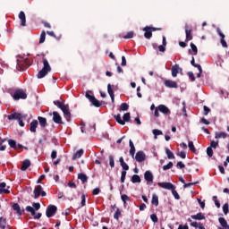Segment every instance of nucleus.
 <instances>
[{
	"label": "nucleus",
	"mask_w": 229,
	"mask_h": 229,
	"mask_svg": "<svg viewBox=\"0 0 229 229\" xmlns=\"http://www.w3.org/2000/svg\"><path fill=\"white\" fill-rule=\"evenodd\" d=\"M53 121L56 124H62V116L56 111L53 112Z\"/></svg>",
	"instance_id": "nucleus-15"
},
{
	"label": "nucleus",
	"mask_w": 229,
	"mask_h": 229,
	"mask_svg": "<svg viewBox=\"0 0 229 229\" xmlns=\"http://www.w3.org/2000/svg\"><path fill=\"white\" fill-rule=\"evenodd\" d=\"M152 132H153V135H154V139H158V135H164V133L162 132V131H160V130H157V129H154L153 131H152Z\"/></svg>",
	"instance_id": "nucleus-33"
},
{
	"label": "nucleus",
	"mask_w": 229,
	"mask_h": 229,
	"mask_svg": "<svg viewBox=\"0 0 229 229\" xmlns=\"http://www.w3.org/2000/svg\"><path fill=\"white\" fill-rule=\"evenodd\" d=\"M43 68L38 73V80H41V78H45V76H47L48 72H51V65H49V62H47V59L43 60Z\"/></svg>",
	"instance_id": "nucleus-2"
},
{
	"label": "nucleus",
	"mask_w": 229,
	"mask_h": 229,
	"mask_svg": "<svg viewBox=\"0 0 229 229\" xmlns=\"http://www.w3.org/2000/svg\"><path fill=\"white\" fill-rule=\"evenodd\" d=\"M44 42H46V32L45 31H43L40 35L39 44H44Z\"/></svg>",
	"instance_id": "nucleus-47"
},
{
	"label": "nucleus",
	"mask_w": 229,
	"mask_h": 229,
	"mask_svg": "<svg viewBox=\"0 0 229 229\" xmlns=\"http://www.w3.org/2000/svg\"><path fill=\"white\" fill-rule=\"evenodd\" d=\"M223 212H224V214H228V204H225L224 206H223Z\"/></svg>",
	"instance_id": "nucleus-62"
},
{
	"label": "nucleus",
	"mask_w": 229,
	"mask_h": 229,
	"mask_svg": "<svg viewBox=\"0 0 229 229\" xmlns=\"http://www.w3.org/2000/svg\"><path fill=\"white\" fill-rule=\"evenodd\" d=\"M26 210H27V212H30L31 216H34V219H40L42 217V214L41 213H38L36 215L35 209L31 206H27L26 207Z\"/></svg>",
	"instance_id": "nucleus-9"
},
{
	"label": "nucleus",
	"mask_w": 229,
	"mask_h": 229,
	"mask_svg": "<svg viewBox=\"0 0 229 229\" xmlns=\"http://www.w3.org/2000/svg\"><path fill=\"white\" fill-rule=\"evenodd\" d=\"M182 68L180 67L179 64H174L172 67V76L173 78H176V76H178V74L182 73Z\"/></svg>",
	"instance_id": "nucleus-10"
},
{
	"label": "nucleus",
	"mask_w": 229,
	"mask_h": 229,
	"mask_svg": "<svg viewBox=\"0 0 229 229\" xmlns=\"http://www.w3.org/2000/svg\"><path fill=\"white\" fill-rule=\"evenodd\" d=\"M7 119H9V121H13V119L21 121V119H22V114H21L20 113H13L12 114H9L7 116Z\"/></svg>",
	"instance_id": "nucleus-14"
},
{
	"label": "nucleus",
	"mask_w": 229,
	"mask_h": 229,
	"mask_svg": "<svg viewBox=\"0 0 229 229\" xmlns=\"http://www.w3.org/2000/svg\"><path fill=\"white\" fill-rule=\"evenodd\" d=\"M41 196H46V191H43L42 186L38 185L35 189H34V198L35 199H38Z\"/></svg>",
	"instance_id": "nucleus-6"
},
{
	"label": "nucleus",
	"mask_w": 229,
	"mask_h": 229,
	"mask_svg": "<svg viewBox=\"0 0 229 229\" xmlns=\"http://www.w3.org/2000/svg\"><path fill=\"white\" fill-rule=\"evenodd\" d=\"M226 137H228V134L226 132L216 131L215 133V139H226Z\"/></svg>",
	"instance_id": "nucleus-21"
},
{
	"label": "nucleus",
	"mask_w": 229,
	"mask_h": 229,
	"mask_svg": "<svg viewBox=\"0 0 229 229\" xmlns=\"http://www.w3.org/2000/svg\"><path fill=\"white\" fill-rule=\"evenodd\" d=\"M189 78H191V81H196V77H194V73L192 72H188Z\"/></svg>",
	"instance_id": "nucleus-58"
},
{
	"label": "nucleus",
	"mask_w": 229,
	"mask_h": 229,
	"mask_svg": "<svg viewBox=\"0 0 229 229\" xmlns=\"http://www.w3.org/2000/svg\"><path fill=\"white\" fill-rule=\"evenodd\" d=\"M152 205H155V207H158V196L157 194L152 195V200H151Z\"/></svg>",
	"instance_id": "nucleus-31"
},
{
	"label": "nucleus",
	"mask_w": 229,
	"mask_h": 229,
	"mask_svg": "<svg viewBox=\"0 0 229 229\" xmlns=\"http://www.w3.org/2000/svg\"><path fill=\"white\" fill-rule=\"evenodd\" d=\"M150 219H151V221H153V223H158V217L157 216L156 214H152L150 216Z\"/></svg>",
	"instance_id": "nucleus-53"
},
{
	"label": "nucleus",
	"mask_w": 229,
	"mask_h": 229,
	"mask_svg": "<svg viewBox=\"0 0 229 229\" xmlns=\"http://www.w3.org/2000/svg\"><path fill=\"white\" fill-rule=\"evenodd\" d=\"M160 109H158V106L155 108L154 115L155 117H160Z\"/></svg>",
	"instance_id": "nucleus-57"
},
{
	"label": "nucleus",
	"mask_w": 229,
	"mask_h": 229,
	"mask_svg": "<svg viewBox=\"0 0 229 229\" xmlns=\"http://www.w3.org/2000/svg\"><path fill=\"white\" fill-rule=\"evenodd\" d=\"M38 126V122L37 120H34L30 123V131L35 133L37 131V127Z\"/></svg>",
	"instance_id": "nucleus-24"
},
{
	"label": "nucleus",
	"mask_w": 229,
	"mask_h": 229,
	"mask_svg": "<svg viewBox=\"0 0 229 229\" xmlns=\"http://www.w3.org/2000/svg\"><path fill=\"white\" fill-rule=\"evenodd\" d=\"M182 113L184 117H187V109L185 108V102H182Z\"/></svg>",
	"instance_id": "nucleus-61"
},
{
	"label": "nucleus",
	"mask_w": 229,
	"mask_h": 229,
	"mask_svg": "<svg viewBox=\"0 0 229 229\" xmlns=\"http://www.w3.org/2000/svg\"><path fill=\"white\" fill-rule=\"evenodd\" d=\"M79 180L82 181V183H85L89 178L85 175V174H78Z\"/></svg>",
	"instance_id": "nucleus-38"
},
{
	"label": "nucleus",
	"mask_w": 229,
	"mask_h": 229,
	"mask_svg": "<svg viewBox=\"0 0 229 229\" xmlns=\"http://www.w3.org/2000/svg\"><path fill=\"white\" fill-rule=\"evenodd\" d=\"M123 38H133V31H129Z\"/></svg>",
	"instance_id": "nucleus-56"
},
{
	"label": "nucleus",
	"mask_w": 229,
	"mask_h": 229,
	"mask_svg": "<svg viewBox=\"0 0 229 229\" xmlns=\"http://www.w3.org/2000/svg\"><path fill=\"white\" fill-rule=\"evenodd\" d=\"M204 115H208V113L210 112V108L208 106H204Z\"/></svg>",
	"instance_id": "nucleus-60"
},
{
	"label": "nucleus",
	"mask_w": 229,
	"mask_h": 229,
	"mask_svg": "<svg viewBox=\"0 0 229 229\" xmlns=\"http://www.w3.org/2000/svg\"><path fill=\"white\" fill-rule=\"evenodd\" d=\"M19 19L20 21H21V26H26V14L24 13V12H20Z\"/></svg>",
	"instance_id": "nucleus-23"
},
{
	"label": "nucleus",
	"mask_w": 229,
	"mask_h": 229,
	"mask_svg": "<svg viewBox=\"0 0 229 229\" xmlns=\"http://www.w3.org/2000/svg\"><path fill=\"white\" fill-rule=\"evenodd\" d=\"M157 30H160V29H155V28H149V27L143 28V31H145V34H144L145 38H151V37H153L152 31H157Z\"/></svg>",
	"instance_id": "nucleus-7"
},
{
	"label": "nucleus",
	"mask_w": 229,
	"mask_h": 229,
	"mask_svg": "<svg viewBox=\"0 0 229 229\" xmlns=\"http://www.w3.org/2000/svg\"><path fill=\"white\" fill-rule=\"evenodd\" d=\"M125 180H126V171H123L122 172V175H121V182H122V183H124Z\"/></svg>",
	"instance_id": "nucleus-54"
},
{
	"label": "nucleus",
	"mask_w": 229,
	"mask_h": 229,
	"mask_svg": "<svg viewBox=\"0 0 229 229\" xmlns=\"http://www.w3.org/2000/svg\"><path fill=\"white\" fill-rule=\"evenodd\" d=\"M14 101H19V99H26L28 98V95H26V92L23 90L20 89L14 92L13 96Z\"/></svg>",
	"instance_id": "nucleus-5"
},
{
	"label": "nucleus",
	"mask_w": 229,
	"mask_h": 229,
	"mask_svg": "<svg viewBox=\"0 0 229 229\" xmlns=\"http://www.w3.org/2000/svg\"><path fill=\"white\" fill-rule=\"evenodd\" d=\"M185 33H186V40H191L192 38V34H191V30L187 29V26H186Z\"/></svg>",
	"instance_id": "nucleus-43"
},
{
	"label": "nucleus",
	"mask_w": 229,
	"mask_h": 229,
	"mask_svg": "<svg viewBox=\"0 0 229 229\" xmlns=\"http://www.w3.org/2000/svg\"><path fill=\"white\" fill-rule=\"evenodd\" d=\"M196 183H198V182H189V183H183V188L184 189H187V188H189V187H192V185H196Z\"/></svg>",
	"instance_id": "nucleus-55"
},
{
	"label": "nucleus",
	"mask_w": 229,
	"mask_h": 229,
	"mask_svg": "<svg viewBox=\"0 0 229 229\" xmlns=\"http://www.w3.org/2000/svg\"><path fill=\"white\" fill-rule=\"evenodd\" d=\"M191 219H196L198 221H202V219H205V216L201 213H198L197 215L191 216Z\"/></svg>",
	"instance_id": "nucleus-28"
},
{
	"label": "nucleus",
	"mask_w": 229,
	"mask_h": 229,
	"mask_svg": "<svg viewBox=\"0 0 229 229\" xmlns=\"http://www.w3.org/2000/svg\"><path fill=\"white\" fill-rule=\"evenodd\" d=\"M32 207H33V209H34V212L35 210H40V203L37 202V203H33L32 204Z\"/></svg>",
	"instance_id": "nucleus-52"
},
{
	"label": "nucleus",
	"mask_w": 229,
	"mask_h": 229,
	"mask_svg": "<svg viewBox=\"0 0 229 229\" xmlns=\"http://www.w3.org/2000/svg\"><path fill=\"white\" fill-rule=\"evenodd\" d=\"M121 165L124 171H128V169H130V166L126 163H122Z\"/></svg>",
	"instance_id": "nucleus-59"
},
{
	"label": "nucleus",
	"mask_w": 229,
	"mask_h": 229,
	"mask_svg": "<svg viewBox=\"0 0 229 229\" xmlns=\"http://www.w3.org/2000/svg\"><path fill=\"white\" fill-rule=\"evenodd\" d=\"M193 67H196L197 69H199V73L197 74V78H201V73L203 72V69L201 68V65L199 64H193Z\"/></svg>",
	"instance_id": "nucleus-37"
},
{
	"label": "nucleus",
	"mask_w": 229,
	"mask_h": 229,
	"mask_svg": "<svg viewBox=\"0 0 229 229\" xmlns=\"http://www.w3.org/2000/svg\"><path fill=\"white\" fill-rule=\"evenodd\" d=\"M30 165H31V161L30 160H24L21 165V171H26V169H28V167H30Z\"/></svg>",
	"instance_id": "nucleus-27"
},
{
	"label": "nucleus",
	"mask_w": 229,
	"mask_h": 229,
	"mask_svg": "<svg viewBox=\"0 0 229 229\" xmlns=\"http://www.w3.org/2000/svg\"><path fill=\"white\" fill-rule=\"evenodd\" d=\"M188 148L191 151H192V153H196V147H194V142H188Z\"/></svg>",
	"instance_id": "nucleus-40"
},
{
	"label": "nucleus",
	"mask_w": 229,
	"mask_h": 229,
	"mask_svg": "<svg viewBox=\"0 0 229 229\" xmlns=\"http://www.w3.org/2000/svg\"><path fill=\"white\" fill-rule=\"evenodd\" d=\"M129 146L131 148L130 149V155L132 158L135 157V145L133 144V141L131 140H129Z\"/></svg>",
	"instance_id": "nucleus-19"
},
{
	"label": "nucleus",
	"mask_w": 229,
	"mask_h": 229,
	"mask_svg": "<svg viewBox=\"0 0 229 229\" xmlns=\"http://www.w3.org/2000/svg\"><path fill=\"white\" fill-rule=\"evenodd\" d=\"M144 178L147 182H153V174H151L149 171H146Z\"/></svg>",
	"instance_id": "nucleus-25"
},
{
	"label": "nucleus",
	"mask_w": 229,
	"mask_h": 229,
	"mask_svg": "<svg viewBox=\"0 0 229 229\" xmlns=\"http://www.w3.org/2000/svg\"><path fill=\"white\" fill-rule=\"evenodd\" d=\"M86 203V199H85V194L81 195V207H85Z\"/></svg>",
	"instance_id": "nucleus-63"
},
{
	"label": "nucleus",
	"mask_w": 229,
	"mask_h": 229,
	"mask_svg": "<svg viewBox=\"0 0 229 229\" xmlns=\"http://www.w3.org/2000/svg\"><path fill=\"white\" fill-rule=\"evenodd\" d=\"M218 35L221 37V44L224 47H228V45L226 44V41L225 40V34H223V32H221V30L220 29H217L216 30Z\"/></svg>",
	"instance_id": "nucleus-18"
},
{
	"label": "nucleus",
	"mask_w": 229,
	"mask_h": 229,
	"mask_svg": "<svg viewBox=\"0 0 229 229\" xmlns=\"http://www.w3.org/2000/svg\"><path fill=\"white\" fill-rule=\"evenodd\" d=\"M109 165L110 167H115V162L114 161V156H109Z\"/></svg>",
	"instance_id": "nucleus-46"
},
{
	"label": "nucleus",
	"mask_w": 229,
	"mask_h": 229,
	"mask_svg": "<svg viewBox=\"0 0 229 229\" xmlns=\"http://www.w3.org/2000/svg\"><path fill=\"white\" fill-rule=\"evenodd\" d=\"M121 214H122V211L119 209V208H117L114 215V218L116 219V221H119V216H121Z\"/></svg>",
	"instance_id": "nucleus-42"
},
{
	"label": "nucleus",
	"mask_w": 229,
	"mask_h": 229,
	"mask_svg": "<svg viewBox=\"0 0 229 229\" xmlns=\"http://www.w3.org/2000/svg\"><path fill=\"white\" fill-rule=\"evenodd\" d=\"M131 182L132 183H140V176H139L138 174L132 175Z\"/></svg>",
	"instance_id": "nucleus-34"
},
{
	"label": "nucleus",
	"mask_w": 229,
	"mask_h": 229,
	"mask_svg": "<svg viewBox=\"0 0 229 229\" xmlns=\"http://www.w3.org/2000/svg\"><path fill=\"white\" fill-rule=\"evenodd\" d=\"M191 48L193 51L194 55H198V47H196V45L191 43Z\"/></svg>",
	"instance_id": "nucleus-49"
},
{
	"label": "nucleus",
	"mask_w": 229,
	"mask_h": 229,
	"mask_svg": "<svg viewBox=\"0 0 229 229\" xmlns=\"http://www.w3.org/2000/svg\"><path fill=\"white\" fill-rule=\"evenodd\" d=\"M83 155V149L78 150L72 157V160H76L77 158H81V156Z\"/></svg>",
	"instance_id": "nucleus-30"
},
{
	"label": "nucleus",
	"mask_w": 229,
	"mask_h": 229,
	"mask_svg": "<svg viewBox=\"0 0 229 229\" xmlns=\"http://www.w3.org/2000/svg\"><path fill=\"white\" fill-rule=\"evenodd\" d=\"M8 144L10 148H13V149H17V142L13 140H9Z\"/></svg>",
	"instance_id": "nucleus-39"
},
{
	"label": "nucleus",
	"mask_w": 229,
	"mask_h": 229,
	"mask_svg": "<svg viewBox=\"0 0 229 229\" xmlns=\"http://www.w3.org/2000/svg\"><path fill=\"white\" fill-rule=\"evenodd\" d=\"M38 119L40 126L42 128H46V124H47V121L46 120V118L39 116Z\"/></svg>",
	"instance_id": "nucleus-29"
},
{
	"label": "nucleus",
	"mask_w": 229,
	"mask_h": 229,
	"mask_svg": "<svg viewBox=\"0 0 229 229\" xmlns=\"http://www.w3.org/2000/svg\"><path fill=\"white\" fill-rule=\"evenodd\" d=\"M0 228L4 229L6 228V218L4 217H0Z\"/></svg>",
	"instance_id": "nucleus-36"
},
{
	"label": "nucleus",
	"mask_w": 229,
	"mask_h": 229,
	"mask_svg": "<svg viewBox=\"0 0 229 229\" xmlns=\"http://www.w3.org/2000/svg\"><path fill=\"white\" fill-rule=\"evenodd\" d=\"M197 201L202 208H205V202L201 201L200 199H197Z\"/></svg>",
	"instance_id": "nucleus-64"
},
{
	"label": "nucleus",
	"mask_w": 229,
	"mask_h": 229,
	"mask_svg": "<svg viewBox=\"0 0 229 229\" xmlns=\"http://www.w3.org/2000/svg\"><path fill=\"white\" fill-rule=\"evenodd\" d=\"M207 155H208V157H213V155H214V150L212 149V147H208V148H207Z\"/></svg>",
	"instance_id": "nucleus-48"
},
{
	"label": "nucleus",
	"mask_w": 229,
	"mask_h": 229,
	"mask_svg": "<svg viewBox=\"0 0 229 229\" xmlns=\"http://www.w3.org/2000/svg\"><path fill=\"white\" fill-rule=\"evenodd\" d=\"M13 209L18 214V216H22V210L21 209V206L19 204H13Z\"/></svg>",
	"instance_id": "nucleus-26"
},
{
	"label": "nucleus",
	"mask_w": 229,
	"mask_h": 229,
	"mask_svg": "<svg viewBox=\"0 0 229 229\" xmlns=\"http://www.w3.org/2000/svg\"><path fill=\"white\" fill-rule=\"evenodd\" d=\"M157 185L162 189H166V191H172V189L174 187V185H173L171 182H158Z\"/></svg>",
	"instance_id": "nucleus-12"
},
{
	"label": "nucleus",
	"mask_w": 229,
	"mask_h": 229,
	"mask_svg": "<svg viewBox=\"0 0 229 229\" xmlns=\"http://www.w3.org/2000/svg\"><path fill=\"white\" fill-rule=\"evenodd\" d=\"M0 194H10V190L6 189V182L0 183Z\"/></svg>",
	"instance_id": "nucleus-17"
},
{
	"label": "nucleus",
	"mask_w": 229,
	"mask_h": 229,
	"mask_svg": "<svg viewBox=\"0 0 229 229\" xmlns=\"http://www.w3.org/2000/svg\"><path fill=\"white\" fill-rule=\"evenodd\" d=\"M121 199L123 202L124 207H126V201H130V197H128L126 194H123L121 196Z\"/></svg>",
	"instance_id": "nucleus-41"
},
{
	"label": "nucleus",
	"mask_w": 229,
	"mask_h": 229,
	"mask_svg": "<svg viewBox=\"0 0 229 229\" xmlns=\"http://www.w3.org/2000/svg\"><path fill=\"white\" fill-rule=\"evenodd\" d=\"M218 221L224 229H229L228 222H226V219L220 217L218 218Z\"/></svg>",
	"instance_id": "nucleus-22"
},
{
	"label": "nucleus",
	"mask_w": 229,
	"mask_h": 229,
	"mask_svg": "<svg viewBox=\"0 0 229 229\" xmlns=\"http://www.w3.org/2000/svg\"><path fill=\"white\" fill-rule=\"evenodd\" d=\"M173 168V162H169L167 165L163 166V171H169V169Z\"/></svg>",
	"instance_id": "nucleus-45"
},
{
	"label": "nucleus",
	"mask_w": 229,
	"mask_h": 229,
	"mask_svg": "<svg viewBox=\"0 0 229 229\" xmlns=\"http://www.w3.org/2000/svg\"><path fill=\"white\" fill-rule=\"evenodd\" d=\"M130 108V106L126 103H123L120 106V112H127V110Z\"/></svg>",
	"instance_id": "nucleus-35"
},
{
	"label": "nucleus",
	"mask_w": 229,
	"mask_h": 229,
	"mask_svg": "<svg viewBox=\"0 0 229 229\" xmlns=\"http://www.w3.org/2000/svg\"><path fill=\"white\" fill-rule=\"evenodd\" d=\"M157 107L159 112H161V114H164L165 115H169V114H171V110H169V107L165 106V105H159Z\"/></svg>",
	"instance_id": "nucleus-13"
},
{
	"label": "nucleus",
	"mask_w": 229,
	"mask_h": 229,
	"mask_svg": "<svg viewBox=\"0 0 229 229\" xmlns=\"http://www.w3.org/2000/svg\"><path fill=\"white\" fill-rule=\"evenodd\" d=\"M114 119L116 122H118L119 124H122V126H124L128 121L131 119L130 113H126L123 114V119H121V114L114 115Z\"/></svg>",
	"instance_id": "nucleus-4"
},
{
	"label": "nucleus",
	"mask_w": 229,
	"mask_h": 229,
	"mask_svg": "<svg viewBox=\"0 0 229 229\" xmlns=\"http://www.w3.org/2000/svg\"><path fill=\"white\" fill-rule=\"evenodd\" d=\"M165 87H168V89H178V83L174 81H165Z\"/></svg>",
	"instance_id": "nucleus-16"
},
{
	"label": "nucleus",
	"mask_w": 229,
	"mask_h": 229,
	"mask_svg": "<svg viewBox=\"0 0 229 229\" xmlns=\"http://www.w3.org/2000/svg\"><path fill=\"white\" fill-rule=\"evenodd\" d=\"M4 140H0V151H4V149H6V145H3V144H4Z\"/></svg>",
	"instance_id": "nucleus-50"
},
{
	"label": "nucleus",
	"mask_w": 229,
	"mask_h": 229,
	"mask_svg": "<svg viewBox=\"0 0 229 229\" xmlns=\"http://www.w3.org/2000/svg\"><path fill=\"white\" fill-rule=\"evenodd\" d=\"M217 146H219V141L212 140L209 148H213L214 149H216V148H217Z\"/></svg>",
	"instance_id": "nucleus-51"
},
{
	"label": "nucleus",
	"mask_w": 229,
	"mask_h": 229,
	"mask_svg": "<svg viewBox=\"0 0 229 229\" xmlns=\"http://www.w3.org/2000/svg\"><path fill=\"white\" fill-rule=\"evenodd\" d=\"M54 105H55V106H58V108L62 110L67 121L71 119V112L69 111V105H65L64 104V102H61L59 100H55Z\"/></svg>",
	"instance_id": "nucleus-1"
},
{
	"label": "nucleus",
	"mask_w": 229,
	"mask_h": 229,
	"mask_svg": "<svg viewBox=\"0 0 229 229\" xmlns=\"http://www.w3.org/2000/svg\"><path fill=\"white\" fill-rule=\"evenodd\" d=\"M56 210H57L56 206H53V205L48 206V207L47 208V211H46L47 217H53V216H54L55 214H56Z\"/></svg>",
	"instance_id": "nucleus-8"
},
{
	"label": "nucleus",
	"mask_w": 229,
	"mask_h": 229,
	"mask_svg": "<svg viewBox=\"0 0 229 229\" xmlns=\"http://www.w3.org/2000/svg\"><path fill=\"white\" fill-rule=\"evenodd\" d=\"M165 153L169 160H174V154H173V152H171L168 148H165Z\"/></svg>",
	"instance_id": "nucleus-32"
},
{
	"label": "nucleus",
	"mask_w": 229,
	"mask_h": 229,
	"mask_svg": "<svg viewBox=\"0 0 229 229\" xmlns=\"http://www.w3.org/2000/svg\"><path fill=\"white\" fill-rule=\"evenodd\" d=\"M107 92L111 98V101L112 103H114L115 101V97L114 96V89H112V85L108 84L107 85Z\"/></svg>",
	"instance_id": "nucleus-20"
},
{
	"label": "nucleus",
	"mask_w": 229,
	"mask_h": 229,
	"mask_svg": "<svg viewBox=\"0 0 229 229\" xmlns=\"http://www.w3.org/2000/svg\"><path fill=\"white\" fill-rule=\"evenodd\" d=\"M171 191H172V194L175 198V199H180V195L178 194V191H176V190H174V186L173 187V189Z\"/></svg>",
	"instance_id": "nucleus-44"
},
{
	"label": "nucleus",
	"mask_w": 229,
	"mask_h": 229,
	"mask_svg": "<svg viewBox=\"0 0 229 229\" xmlns=\"http://www.w3.org/2000/svg\"><path fill=\"white\" fill-rule=\"evenodd\" d=\"M85 96L87 99L91 102L93 106H97L98 108L101 106V102H99V100H98L95 96H92V91H87Z\"/></svg>",
	"instance_id": "nucleus-3"
},
{
	"label": "nucleus",
	"mask_w": 229,
	"mask_h": 229,
	"mask_svg": "<svg viewBox=\"0 0 229 229\" xmlns=\"http://www.w3.org/2000/svg\"><path fill=\"white\" fill-rule=\"evenodd\" d=\"M135 160L138 162H144L146 160V154L144 153V151H138L135 156Z\"/></svg>",
	"instance_id": "nucleus-11"
}]
</instances>
